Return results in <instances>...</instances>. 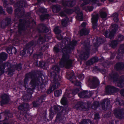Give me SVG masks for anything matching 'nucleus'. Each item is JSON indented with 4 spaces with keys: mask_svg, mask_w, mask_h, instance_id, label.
I'll list each match as a JSON object with an SVG mask.
<instances>
[{
    "mask_svg": "<svg viewBox=\"0 0 124 124\" xmlns=\"http://www.w3.org/2000/svg\"><path fill=\"white\" fill-rule=\"evenodd\" d=\"M64 108L61 106L59 105H54V109L55 112L57 113L62 112H66V110H63Z\"/></svg>",
    "mask_w": 124,
    "mask_h": 124,
    "instance_id": "obj_25",
    "label": "nucleus"
},
{
    "mask_svg": "<svg viewBox=\"0 0 124 124\" xmlns=\"http://www.w3.org/2000/svg\"><path fill=\"white\" fill-rule=\"evenodd\" d=\"M119 91L118 89L115 87L108 85L105 88V92L106 94H111L112 93L116 92Z\"/></svg>",
    "mask_w": 124,
    "mask_h": 124,
    "instance_id": "obj_10",
    "label": "nucleus"
},
{
    "mask_svg": "<svg viewBox=\"0 0 124 124\" xmlns=\"http://www.w3.org/2000/svg\"><path fill=\"white\" fill-rule=\"evenodd\" d=\"M25 76L24 84V86L26 90L28 89V88H31L30 85L31 84V82L32 85L35 86V88L37 84L38 83V79L36 74H35V72L32 71Z\"/></svg>",
    "mask_w": 124,
    "mask_h": 124,
    "instance_id": "obj_2",
    "label": "nucleus"
},
{
    "mask_svg": "<svg viewBox=\"0 0 124 124\" xmlns=\"http://www.w3.org/2000/svg\"><path fill=\"white\" fill-rule=\"evenodd\" d=\"M17 3L21 7H26L27 6V4L25 0H20L18 1Z\"/></svg>",
    "mask_w": 124,
    "mask_h": 124,
    "instance_id": "obj_37",
    "label": "nucleus"
},
{
    "mask_svg": "<svg viewBox=\"0 0 124 124\" xmlns=\"http://www.w3.org/2000/svg\"><path fill=\"white\" fill-rule=\"evenodd\" d=\"M47 11L46 9L42 8H39V12L42 13H46L47 12Z\"/></svg>",
    "mask_w": 124,
    "mask_h": 124,
    "instance_id": "obj_60",
    "label": "nucleus"
},
{
    "mask_svg": "<svg viewBox=\"0 0 124 124\" xmlns=\"http://www.w3.org/2000/svg\"><path fill=\"white\" fill-rule=\"evenodd\" d=\"M99 16L98 14L92 15V22H97L99 19Z\"/></svg>",
    "mask_w": 124,
    "mask_h": 124,
    "instance_id": "obj_35",
    "label": "nucleus"
},
{
    "mask_svg": "<svg viewBox=\"0 0 124 124\" xmlns=\"http://www.w3.org/2000/svg\"><path fill=\"white\" fill-rule=\"evenodd\" d=\"M83 44L84 46L85 51L81 54L80 57L82 59L86 60L89 57L91 46L89 42H87L86 41H84Z\"/></svg>",
    "mask_w": 124,
    "mask_h": 124,
    "instance_id": "obj_3",
    "label": "nucleus"
},
{
    "mask_svg": "<svg viewBox=\"0 0 124 124\" xmlns=\"http://www.w3.org/2000/svg\"><path fill=\"white\" fill-rule=\"evenodd\" d=\"M97 42H96L95 43H94V46L96 47H98L99 46V45L98 44V41L99 40L100 41H100L101 42H102V40H103V39L101 38H100L99 39H96ZM101 43V42L100 43V44Z\"/></svg>",
    "mask_w": 124,
    "mask_h": 124,
    "instance_id": "obj_55",
    "label": "nucleus"
},
{
    "mask_svg": "<svg viewBox=\"0 0 124 124\" xmlns=\"http://www.w3.org/2000/svg\"><path fill=\"white\" fill-rule=\"evenodd\" d=\"M23 106L24 108L25 111L27 110L30 108V106L27 103H24L23 104Z\"/></svg>",
    "mask_w": 124,
    "mask_h": 124,
    "instance_id": "obj_59",
    "label": "nucleus"
},
{
    "mask_svg": "<svg viewBox=\"0 0 124 124\" xmlns=\"http://www.w3.org/2000/svg\"><path fill=\"white\" fill-rule=\"evenodd\" d=\"M49 31L48 28L44 23L39 24V33H46Z\"/></svg>",
    "mask_w": 124,
    "mask_h": 124,
    "instance_id": "obj_15",
    "label": "nucleus"
},
{
    "mask_svg": "<svg viewBox=\"0 0 124 124\" xmlns=\"http://www.w3.org/2000/svg\"><path fill=\"white\" fill-rule=\"evenodd\" d=\"M98 60V58L97 57H94L86 62V64L87 65H91L93 64L94 63L97 62Z\"/></svg>",
    "mask_w": 124,
    "mask_h": 124,
    "instance_id": "obj_23",
    "label": "nucleus"
},
{
    "mask_svg": "<svg viewBox=\"0 0 124 124\" xmlns=\"http://www.w3.org/2000/svg\"><path fill=\"white\" fill-rule=\"evenodd\" d=\"M61 104L63 105H66L67 103V99L66 97H63L61 100Z\"/></svg>",
    "mask_w": 124,
    "mask_h": 124,
    "instance_id": "obj_53",
    "label": "nucleus"
},
{
    "mask_svg": "<svg viewBox=\"0 0 124 124\" xmlns=\"http://www.w3.org/2000/svg\"><path fill=\"white\" fill-rule=\"evenodd\" d=\"M6 72L4 62L0 65V75L4 73L5 71Z\"/></svg>",
    "mask_w": 124,
    "mask_h": 124,
    "instance_id": "obj_32",
    "label": "nucleus"
},
{
    "mask_svg": "<svg viewBox=\"0 0 124 124\" xmlns=\"http://www.w3.org/2000/svg\"><path fill=\"white\" fill-rule=\"evenodd\" d=\"M50 76L51 78H52L53 80L52 82V84L57 86L58 84H59V87L60 85L59 83L58 82L61 79V77L59 75H57L56 73L53 71L50 72Z\"/></svg>",
    "mask_w": 124,
    "mask_h": 124,
    "instance_id": "obj_4",
    "label": "nucleus"
},
{
    "mask_svg": "<svg viewBox=\"0 0 124 124\" xmlns=\"http://www.w3.org/2000/svg\"><path fill=\"white\" fill-rule=\"evenodd\" d=\"M114 113L116 117L119 119L124 117V110L123 108L115 109L114 110Z\"/></svg>",
    "mask_w": 124,
    "mask_h": 124,
    "instance_id": "obj_12",
    "label": "nucleus"
},
{
    "mask_svg": "<svg viewBox=\"0 0 124 124\" xmlns=\"http://www.w3.org/2000/svg\"><path fill=\"white\" fill-rule=\"evenodd\" d=\"M100 16L103 19H107V13L105 11H101L99 12Z\"/></svg>",
    "mask_w": 124,
    "mask_h": 124,
    "instance_id": "obj_34",
    "label": "nucleus"
},
{
    "mask_svg": "<svg viewBox=\"0 0 124 124\" xmlns=\"http://www.w3.org/2000/svg\"><path fill=\"white\" fill-rule=\"evenodd\" d=\"M1 97L2 99V101H1V105L3 106L8 103L9 100V98L8 95L4 94L2 95Z\"/></svg>",
    "mask_w": 124,
    "mask_h": 124,
    "instance_id": "obj_18",
    "label": "nucleus"
},
{
    "mask_svg": "<svg viewBox=\"0 0 124 124\" xmlns=\"http://www.w3.org/2000/svg\"><path fill=\"white\" fill-rule=\"evenodd\" d=\"M11 19L10 18L6 17L5 21L1 24V26L2 28H4L6 26H8L10 23Z\"/></svg>",
    "mask_w": 124,
    "mask_h": 124,
    "instance_id": "obj_26",
    "label": "nucleus"
},
{
    "mask_svg": "<svg viewBox=\"0 0 124 124\" xmlns=\"http://www.w3.org/2000/svg\"><path fill=\"white\" fill-rule=\"evenodd\" d=\"M62 92L61 90H56L54 92V95L56 97H58L61 94Z\"/></svg>",
    "mask_w": 124,
    "mask_h": 124,
    "instance_id": "obj_50",
    "label": "nucleus"
},
{
    "mask_svg": "<svg viewBox=\"0 0 124 124\" xmlns=\"http://www.w3.org/2000/svg\"><path fill=\"white\" fill-rule=\"evenodd\" d=\"M34 44V41H32L26 44L24 48V49L26 50H30L32 46Z\"/></svg>",
    "mask_w": 124,
    "mask_h": 124,
    "instance_id": "obj_33",
    "label": "nucleus"
},
{
    "mask_svg": "<svg viewBox=\"0 0 124 124\" xmlns=\"http://www.w3.org/2000/svg\"><path fill=\"white\" fill-rule=\"evenodd\" d=\"M110 101L108 99H105L102 100L101 103L102 108L104 110H108L111 107Z\"/></svg>",
    "mask_w": 124,
    "mask_h": 124,
    "instance_id": "obj_11",
    "label": "nucleus"
},
{
    "mask_svg": "<svg viewBox=\"0 0 124 124\" xmlns=\"http://www.w3.org/2000/svg\"><path fill=\"white\" fill-rule=\"evenodd\" d=\"M45 79V78L43 75H39V83H40V88L42 90L41 91L42 92L45 91L46 90L44 87L45 85L44 84L46 82Z\"/></svg>",
    "mask_w": 124,
    "mask_h": 124,
    "instance_id": "obj_14",
    "label": "nucleus"
},
{
    "mask_svg": "<svg viewBox=\"0 0 124 124\" xmlns=\"http://www.w3.org/2000/svg\"><path fill=\"white\" fill-rule=\"evenodd\" d=\"M89 108V105L87 103L80 102H78L75 105V108L76 109L84 111Z\"/></svg>",
    "mask_w": 124,
    "mask_h": 124,
    "instance_id": "obj_9",
    "label": "nucleus"
},
{
    "mask_svg": "<svg viewBox=\"0 0 124 124\" xmlns=\"http://www.w3.org/2000/svg\"><path fill=\"white\" fill-rule=\"evenodd\" d=\"M66 76L67 78L70 80V81H72V83H74L75 85L81 86V83L76 80V77L74 76L71 72L67 73Z\"/></svg>",
    "mask_w": 124,
    "mask_h": 124,
    "instance_id": "obj_7",
    "label": "nucleus"
},
{
    "mask_svg": "<svg viewBox=\"0 0 124 124\" xmlns=\"http://www.w3.org/2000/svg\"><path fill=\"white\" fill-rule=\"evenodd\" d=\"M79 91V90L78 88H76L73 90L72 92L73 96H74L75 95L77 94Z\"/></svg>",
    "mask_w": 124,
    "mask_h": 124,
    "instance_id": "obj_61",
    "label": "nucleus"
},
{
    "mask_svg": "<svg viewBox=\"0 0 124 124\" xmlns=\"http://www.w3.org/2000/svg\"><path fill=\"white\" fill-rule=\"evenodd\" d=\"M23 119L25 122H27L31 120V117L29 115L26 114L24 116Z\"/></svg>",
    "mask_w": 124,
    "mask_h": 124,
    "instance_id": "obj_46",
    "label": "nucleus"
},
{
    "mask_svg": "<svg viewBox=\"0 0 124 124\" xmlns=\"http://www.w3.org/2000/svg\"><path fill=\"white\" fill-rule=\"evenodd\" d=\"M50 15L48 14H42L40 16V20L43 21L46 19H48L50 17Z\"/></svg>",
    "mask_w": 124,
    "mask_h": 124,
    "instance_id": "obj_29",
    "label": "nucleus"
},
{
    "mask_svg": "<svg viewBox=\"0 0 124 124\" xmlns=\"http://www.w3.org/2000/svg\"><path fill=\"white\" fill-rule=\"evenodd\" d=\"M83 15L82 12H80L78 14L76 17L77 19L80 21H83Z\"/></svg>",
    "mask_w": 124,
    "mask_h": 124,
    "instance_id": "obj_41",
    "label": "nucleus"
},
{
    "mask_svg": "<svg viewBox=\"0 0 124 124\" xmlns=\"http://www.w3.org/2000/svg\"><path fill=\"white\" fill-rule=\"evenodd\" d=\"M31 83V84L30 85L31 86V88H28V89L26 90L29 94L23 96V100L24 101H27L30 100L31 97V95L32 93L33 90L35 89V86L32 85V83Z\"/></svg>",
    "mask_w": 124,
    "mask_h": 124,
    "instance_id": "obj_5",
    "label": "nucleus"
},
{
    "mask_svg": "<svg viewBox=\"0 0 124 124\" xmlns=\"http://www.w3.org/2000/svg\"><path fill=\"white\" fill-rule=\"evenodd\" d=\"M100 104L98 102L95 101L93 103L92 106V108L94 109H96L99 106Z\"/></svg>",
    "mask_w": 124,
    "mask_h": 124,
    "instance_id": "obj_49",
    "label": "nucleus"
},
{
    "mask_svg": "<svg viewBox=\"0 0 124 124\" xmlns=\"http://www.w3.org/2000/svg\"><path fill=\"white\" fill-rule=\"evenodd\" d=\"M52 8L53 9H55L57 12L59 11L61 9L60 6L58 5L53 6Z\"/></svg>",
    "mask_w": 124,
    "mask_h": 124,
    "instance_id": "obj_51",
    "label": "nucleus"
},
{
    "mask_svg": "<svg viewBox=\"0 0 124 124\" xmlns=\"http://www.w3.org/2000/svg\"><path fill=\"white\" fill-rule=\"evenodd\" d=\"M69 19L67 17H65L62 19L61 21L62 25L63 26L66 27L68 22Z\"/></svg>",
    "mask_w": 124,
    "mask_h": 124,
    "instance_id": "obj_40",
    "label": "nucleus"
},
{
    "mask_svg": "<svg viewBox=\"0 0 124 124\" xmlns=\"http://www.w3.org/2000/svg\"><path fill=\"white\" fill-rule=\"evenodd\" d=\"M118 76V74L116 73H115L111 75V77L114 81H117V85L118 87L121 88L124 87V81L119 80Z\"/></svg>",
    "mask_w": 124,
    "mask_h": 124,
    "instance_id": "obj_8",
    "label": "nucleus"
},
{
    "mask_svg": "<svg viewBox=\"0 0 124 124\" xmlns=\"http://www.w3.org/2000/svg\"><path fill=\"white\" fill-rule=\"evenodd\" d=\"M19 23L18 25V31L20 34L21 31L24 30L25 28V21L22 19L19 20Z\"/></svg>",
    "mask_w": 124,
    "mask_h": 124,
    "instance_id": "obj_17",
    "label": "nucleus"
},
{
    "mask_svg": "<svg viewBox=\"0 0 124 124\" xmlns=\"http://www.w3.org/2000/svg\"><path fill=\"white\" fill-rule=\"evenodd\" d=\"M24 11L23 10L21 11L19 8H16L15 11V13L16 17L18 18H20L23 16L24 14Z\"/></svg>",
    "mask_w": 124,
    "mask_h": 124,
    "instance_id": "obj_22",
    "label": "nucleus"
},
{
    "mask_svg": "<svg viewBox=\"0 0 124 124\" xmlns=\"http://www.w3.org/2000/svg\"><path fill=\"white\" fill-rule=\"evenodd\" d=\"M19 110H22L23 111H25L24 108L23 104L20 105L18 107Z\"/></svg>",
    "mask_w": 124,
    "mask_h": 124,
    "instance_id": "obj_63",
    "label": "nucleus"
},
{
    "mask_svg": "<svg viewBox=\"0 0 124 124\" xmlns=\"http://www.w3.org/2000/svg\"><path fill=\"white\" fill-rule=\"evenodd\" d=\"M118 54V55L116 57V58L118 59H119L122 58L123 57V53H119Z\"/></svg>",
    "mask_w": 124,
    "mask_h": 124,
    "instance_id": "obj_62",
    "label": "nucleus"
},
{
    "mask_svg": "<svg viewBox=\"0 0 124 124\" xmlns=\"http://www.w3.org/2000/svg\"><path fill=\"white\" fill-rule=\"evenodd\" d=\"M118 51L119 53H124V44L120 45Z\"/></svg>",
    "mask_w": 124,
    "mask_h": 124,
    "instance_id": "obj_52",
    "label": "nucleus"
},
{
    "mask_svg": "<svg viewBox=\"0 0 124 124\" xmlns=\"http://www.w3.org/2000/svg\"><path fill=\"white\" fill-rule=\"evenodd\" d=\"M49 117L50 119L51 120L52 119L54 115V113L52 109L51 108H50L49 109Z\"/></svg>",
    "mask_w": 124,
    "mask_h": 124,
    "instance_id": "obj_48",
    "label": "nucleus"
},
{
    "mask_svg": "<svg viewBox=\"0 0 124 124\" xmlns=\"http://www.w3.org/2000/svg\"><path fill=\"white\" fill-rule=\"evenodd\" d=\"M118 25L116 24H112L110 27L111 31L116 32L117 30Z\"/></svg>",
    "mask_w": 124,
    "mask_h": 124,
    "instance_id": "obj_36",
    "label": "nucleus"
},
{
    "mask_svg": "<svg viewBox=\"0 0 124 124\" xmlns=\"http://www.w3.org/2000/svg\"><path fill=\"white\" fill-rule=\"evenodd\" d=\"M116 104H118L120 106L123 105L124 104L123 101L120 99L118 98L116 99Z\"/></svg>",
    "mask_w": 124,
    "mask_h": 124,
    "instance_id": "obj_43",
    "label": "nucleus"
},
{
    "mask_svg": "<svg viewBox=\"0 0 124 124\" xmlns=\"http://www.w3.org/2000/svg\"><path fill=\"white\" fill-rule=\"evenodd\" d=\"M48 47L49 46L48 45L43 46L41 47L40 50L43 52L45 51L46 49H47Z\"/></svg>",
    "mask_w": 124,
    "mask_h": 124,
    "instance_id": "obj_57",
    "label": "nucleus"
},
{
    "mask_svg": "<svg viewBox=\"0 0 124 124\" xmlns=\"http://www.w3.org/2000/svg\"><path fill=\"white\" fill-rule=\"evenodd\" d=\"M124 68V63L122 62H118L114 66V69L117 71L123 70Z\"/></svg>",
    "mask_w": 124,
    "mask_h": 124,
    "instance_id": "obj_19",
    "label": "nucleus"
},
{
    "mask_svg": "<svg viewBox=\"0 0 124 124\" xmlns=\"http://www.w3.org/2000/svg\"><path fill=\"white\" fill-rule=\"evenodd\" d=\"M63 112H60L57 113V116L55 120V122H58L61 120H62L64 117V115L67 113L66 112H65L64 114Z\"/></svg>",
    "mask_w": 124,
    "mask_h": 124,
    "instance_id": "obj_20",
    "label": "nucleus"
},
{
    "mask_svg": "<svg viewBox=\"0 0 124 124\" xmlns=\"http://www.w3.org/2000/svg\"><path fill=\"white\" fill-rule=\"evenodd\" d=\"M89 32V30L87 29L86 28H84L80 31V33L81 36H83V35H87Z\"/></svg>",
    "mask_w": 124,
    "mask_h": 124,
    "instance_id": "obj_31",
    "label": "nucleus"
},
{
    "mask_svg": "<svg viewBox=\"0 0 124 124\" xmlns=\"http://www.w3.org/2000/svg\"><path fill=\"white\" fill-rule=\"evenodd\" d=\"M99 0H86L81 5V7H83L85 5L89 4L90 1L93 4H94L95 3H96L97 2H99Z\"/></svg>",
    "mask_w": 124,
    "mask_h": 124,
    "instance_id": "obj_28",
    "label": "nucleus"
},
{
    "mask_svg": "<svg viewBox=\"0 0 124 124\" xmlns=\"http://www.w3.org/2000/svg\"><path fill=\"white\" fill-rule=\"evenodd\" d=\"M57 86L51 83L49 88L46 91L47 93L48 94L51 93L53 91L57 88L59 87V84H57Z\"/></svg>",
    "mask_w": 124,
    "mask_h": 124,
    "instance_id": "obj_21",
    "label": "nucleus"
},
{
    "mask_svg": "<svg viewBox=\"0 0 124 124\" xmlns=\"http://www.w3.org/2000/svg\"><path fill=\"white\" fill-rule=\"evenodd\" d=\"M7 11L9 14H11L13 11L12 8L11 7H8L7 8Z\"/></svg>",
    "mask_w": 124,
    "mask_h": 124,
    "instance_id": "obj_64",
    "label": "nucleus"
},
{
    "mask_svg": "<svg viewBox=\"0 0 124 124\" xmlns=\"http://www.w3.org/2000/svg\"><path fill=\"white\" fill-rule=\"evenodd\" d=\"M77 43V41L76 40L71 41L70 38L66 39L65 42V46L62 50V56L60 63V65L61 67L65 66L66 69H69L72 66L74 60L69 59V54L70 53L71 50L74 49Z\"/></svg>",
    "mask_w": 124,
    "mask_h": 124,
    "instance_id": "obj_1",
    "label": "nucleus"
},
{
    "mask_svg": "<svg viewBox=\"0 0 124 124\" xmlns=\"http://www.w3.org/2000/svg\"><path fill=\"white\" fill-rule=\"evenodd\" d=\"M60 28L61 27L59 26H57L55 27L54 31L56 34H58L61 33V31L60 30Z\"/></svg>",
    "mask_w": 124,
    "mask_h": 124,
    "instance_id": "obj_44",
    "label": "nucleus"
},
{
    "mask_svg": "<svg viewBox=\"0 0 124 124\" xmlns=\"http://www.w3.org/2000/svg\"><path fill=\"white\" fill-rule=\"evenodd\" d=\"M92 93L91 91L88 92L87 91H84L78 93L79 96L82 98H88L90 97L92 95Z\"/></svg>",
    "mask_w": 124,
    "mask_h": 124,
    "instance_id": "obj_13",
    "label": "nucleus"
},
{
    "mask_svg": "<svg viewBox=\"0 0 124 124\" xmlns=\"http://www.w3.org/2000/svg\"><path fill=\"white\" fill-rule=\"evenodd\" d=\"M116 32H113V31H111L109 32V33L108 35V32L107 31H105L104 32L103 34L104 35L105 37L106 38H108L110 39H112L114 37V34Z\"/></svg>",
    "mask_w": 124,
    "mask_h": 124,
    "instance_id": "obj_24",
    "label": "nucleus"
},
{
    "mask_svg": "<svg viewBox=\"0 0 124 124\" xmlns=\"http://www.w3.org/2000/svg\"><path fill=\"white\" fill-rule=\"evenodd\" d=\"M70 1H66L63 3V5L64 6H67L69 7H70Z\"/></svg>",
    "mask_w": 124,
    "mask_h": 124,
    "instance_id": "obj_56",
    "label": "nucleus"
},
{
    "mask_svg": "<svg viewBox=\"0 0 124 124\" xmlns=\"http://www.w3.org/2000/svg\"><path fill=\"white\" fill-rule=\"evenodd\" d=\"M64 12L67 14H70L73 13V11L71 9H66L64 10Z\"/></svg>",
    "mask_w": 124,
    "mask_h": 124,
    "instance_id": "obj_54",
    "label": "nucleus"
},
{
    "mask_svg": "<svg viewBox=\"0 0 124 124\" xmlns=\"http://www.w3.org/2000/svg\"><path fill=\"white\" fill-rule=\"evenodd\" d=\"M88 82L89 83V86L91 88H95L99 85V80L95 77H93L92 78H89Z\"/></svg>",
    "mask_w": 124,
    "mask_h": 124,
    "instance_id": "obj_6",
    "label": "nucleus"
},
{
    "mask_svg": "<svg viewBox=\"0 0 124 124\" xmlns=\"http://www.w3.org/2000/svg\"><path fill=\"white\" fill-rule=\"evenodd\" d=\"M4 113L7 118V117H13L12 114L10 112L9 110H6L5 111Z\"/></svg>",
    "mask_w": 124,
    "mask_h": 124,
    "instance_id": "obj_42",
    "label": "nucleus"
},
{
    "mask_svg": "<svg viewBox=\"0 0 124 124\" xmlns=\"http://www.w3.org/2000/svg\"><path fill=\"white\" fill-rule=\"evenodd\" d=\"M7 57V54L3 52L0 54V64L3 61L6 60Z\"/></svg>",
    "mask_w": 124,
    "mask_h": 124,
    "instance_id": "obj_27",
    "label": "nucleus"
},
{
    "mask_svg": "<svg viewBox=\"0 0 124 124\" xmlns=\"http://www.w3.org/2000/svg\"><path fill=\"white\" fill-rule=\"evenodd\" d=\"M39 42H41V44H42L46 41V37L45 34L42 35H39Z\"/></svg>",
    "mask_w": 124,
    "mask_h": 124,
    "instance_id": "obj_39",
    "label": "nucleus"
},
{
    "mask_svg": "<svg viewBox=\"0 0 124 124\" xmlns=\"http://www.w3.org/2000/svg\"><path fill=\"white\" fill-rule=\"evenodd\" d=\"M60 70V68L57 65L53 66L51 69V70L57 71L58 72H59Z\"/></svg>",
    "mask_w": 124,
    "mask_h": 124,
    "instance_id": "obj_45",
    "label": "nucleus"
},
{
    "mask_svg": "<svg viewBox=\"0 0 124 124\" xmlns=\"http://www.w3.org/2000/svg\"><path fill=\"white\" fill-rule=\"evenodd\" d=\"M118 40L119 41H122L124 39V36L122 35L119 34L117 35Z\"/></svg>",
    "mask_w": 124,
    "mask_h": 124,
    "instance_id": "obj_58",
    "label": "nucleus"
},
{
    "mask_svg": "<svg viewBox=\"0 0 124 124\" xmlns=\"http://www.w3.org/2000/svg\"><path fill=\"white\" fill-rule=\"evenodd\" d=\"M79 124H93L92 121L89 119L82 120Z\"/></svg>",
    "mask_w": 124,
    "mask_h": 124,
    "instance_id": "obj_38",
    "label": "nucleus"
},
{
    "mask_svg": "<svg viewBox=\"0 0 124 124\" xmlns=\"http://www.w3.org/2000/svg\"><path fill=\"white\" fill-rule=\"evenodd\" d=\"M118 43V41L114 40L111 41L109 43V45L112 48H115L117 47Z\"/></svg>",
    "mask_w": 124,
    "mask_h": 124,
    "instance_id": "obj_30",
    "label": "nucleus"
},
{
    "mask_svg": "<svg viewBox=\"0 0 124 124\" xmlns=\"http://www.w3.org/2000/svg\"><path fill=\"white\" fill-rule=\"evenodd\" d=\"M4 63L6 72L8 71L9 74L15 71V69H14V66H13L12 64L9 62H4Z\"/></svg>",
    "mask_w": 124,
    "mask_h": 124,
    "instance_id": "obj_16",
    "label": "nucleus"
},
{
    "mask_svg": "<svg viewBox=\"0 0 124 124\" xmlns=\"http://www.w3.org/2000/svg\"><path fill=\"white\" fill-rule=\"evenodd\" d=\"M22 68V65L21 64H16L14 66V69H15L18 70V71H19L21 70Z\"/></svg>",
    "mask_w": 124,
    "mask_h": 124,
    "instance_id": "obj_47",
    "label": "nucleus"
}]
</instances>
